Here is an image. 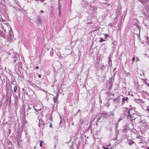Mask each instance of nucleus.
<instances>
[{"label":"nucleus","mask_w":149,"mask_h":149,"mask_svg":"<svg viewBox=\"0 0 149 149\" xmlns=\"http://www.w3.org/2000/svg\"><path fill=\"white\" fill-rule=\"evenodd\" d=\"M138 74H139L141 76H144L145 75V73L143 72V71L141 70H140L139 71Z\"/></svg>","instance_id":"nucleus-2"},{"label":"nucleus","mask_w":149,"mask_h":149,"mask_svg":"<svg viewBox=\"0 0 149 149\" xmlns=\"http://www.w3.org/2000/svg\"><path fill=\"white\" fill-rule=\"evenodd\" d=\"M53 71L54 72H55V68L54 67V70H53Z\"/></svg>","instance_id":"nucleus-20"},{"label":"nucleus","mask_w":149,"mask_h":149,"mask_svg":"<svg viewBox=\"0 0 149 149\" xmlns=\"http://www.w3.org/2000/svg\"><path fill=\"white\" fill-rule=\"evenodd\" d=\"M127 113H128V115H127V117L130 120H132L134 118H132V116L131 114H130V110H129Z\"/></svg>","instance_id":"nucleus-1"},{"label":"nucleus","mask_w":149,"mask_h":149,"mask_svg":"<svg viewBox=\"0 0 149 149\" xmlns=\"http://www.w3.org/2000/svg\"><path fill=\"white\" fill-rule=\"evenodd\" d=\"M104 38L106 39L109 36L107 34L105 33L104 34Z\"/></svg>","instance_id":"nucleus-5"},{"label":"nucleus","mask_w":149,"mask_h":149,"mask_svg":"<svg viewBox=\"0 0 149 149\" xmlns=\"http://www.w3.org/2000/svg\"><path fill=\"white\" fill-rule=\"evenodd\" d=\"M17 89V88L16 87V86H15V87H14V91L15 92H16V90Z\"/></svg>","instance_id":"nucleus-7"},{"label":"nucleus","mask_w":149,"mask_h":149,"mask_svg":"<svg viewBox=\"0 0 149 149\" xmlns=\"http://www.w3.org/2000/svg\"><path fill=\"white\" fill-rule=\"evenodd\" d=\"M50 56H53V55H52L51 54H50Z\"/></svg>","instance_id":"nucleus-25"},{"label":"nucleus","mask_w":149,"mask_h":149,"mask_svg":"<svg viewBox=\"0 0 149 149\" xmlns=\"http://www.w3.org/2000/svg\"><path fill=\"white\" fill-rule=\"evenodd\" d=\"M58 10L59 11V15L60 16L61 15V8H58Z\"/></svg>","instance_id":"nucleus-9"},{"label":"nucleus","mask_w":149,"mask_h":149,"mask_svg":"<svg viewBox=\"0 0 149 149\" xmlns=\"http://www.w3.org/2000/svg\"><path fill=\"white\" fill-rule=\"evenodd\" d=\"M146 110L149 112V106L147 107Z\"/></svg>","instance_id":"nucleus-12"},{"label":"nucleus","mask_w":149,"mask_h":149,"mask_svg":"<svg viewBox=\"0 0 149 149\" xmlns=\"http://www.w3.org/2000/svg\"><path fill=\"white\" fill-rule=\"evenodd\" d=\"M45 0H41L42 1H44Z\"/></svg>","instance_id":"nucleus-27"},{"label":"nucleus","mask_w":149,"mask_h":149,"mask_svg":"<svg viewBox=\"0 0 149 149\" xmlns=\"http://www.w3.org/2000/svg\"><path fill=\"white\" fill-rule=\"evenodd\" d=\"M102 147L105 148V149H109V148H108V147H106V148H105V147L104 146H103Z\"/></svg>","instance_id":"nucleus-14"},{"label":"nucleus","mask_w":149,"mask_h":149,"mask_svg":"<svg viewBox=\"0 0 149 149\" xmlns=\"http://www.w3.org/2000/svg\"><path fill=\"white\" fill-rule=\"evenodd\" d=\"M49 123L50 124V125H49V127H50L51 128L52 127V125L51 123Z\"/></svg>","instance_id":"nucleus-10"},{"label":"nucleus","mask_w":149,"mask_h":149,"mask_svg":"<svg viewBox=\"0 0 149 149\" xmlns=\"http://www.w3.org/2000/svg\"><path fill=\"white\" fill-rule=\"evenodd\" d=\"M58 97V96H57V97H56V98H55L54 97H53V100L55 103H56V100H57V99Z\"/></svg>","instance_id":"nucleus-4"},{"label":"nucleus","mask_w":149,"mask_h":149,"mask_svg":"<svg viewBox=\"0 0 149 149\" xmlns=\"http://www.w3.org/2000/svg\"><path fill=\"white\" fill-rule=\"evenodd\" d=\"M58 8H61V4L60 3L58 5Z\"/></svg>","instance_id":"nucleus-18"},{"label":"nucleus","mask_w":149,"mask_h":149,"mask_svg":"<svg viewBox=\"0 0 149 149\" xmlns=\"http://www.w3.org/2000/svg\"><path fill=\"white\" fill-rule=\"evenodd\" d=\"M145 83L148 85V86L149 87V83H147L146 82H145Z\"/></svg>","instance_id":"nucleus-16"},{"label":"nucleus","mask_w":149,"mask_h":149,"mask_svg":"<svg viewBox=\"0 0 149 149\" xmlns=\"http://www.w3.org/2000/svg\"><path fill=\"white\" fill-rule=\"evenodd\" d=\"M74 124V122H73L72 123V125H73Z\"/></svg>","instance_id":"nucleus-24"},{"label":"nucleus","mask_w":149,"mask_h":149,"mask_svg":"<svg viewBox=\"0 0 149 149\" xmlns=\"http://www.w3.org/2000/svg\"><path fill=\"white\" fill-rule=\"evenodd\" d=\"M35 107L34 106H33V107L34 108Z\"/></svg>","instance_id":"nucleus-30"},{"label":"nucleus","mask_w":149,"mask_h":149,"mask_svg":"<svg viewBox=\"0 0 149 149\" xmlns=\"http://www.w3.org/2000/svg\"><path fill=\"white\" fill-rule=\"evenodd\" d=\"M38 76L39 78H40L41 76V74H39L38 75Z\"/></svg>","instance_id":"nucleus-13"},{"label":"nucleus","mask_w":149,"mask_h":149,"mask_svg":"<svg viewBox=\"0 0 149 149\" xmlns=\"http://www.w3.org/2000/svg\"><path fill=\"white\" fill-rule=\"evenodd\" d=\"M40 12L41 13H43V12H44V11L43 10H41L40 11Z\"/></svg>","instance_id":"nucleus-19"},{"label":"nucleus","mask_w":149,"mask_h":149,"mask_svg":"<svg viewBox=\"0 0 149 149\" xmlns=\"http://www.w3.org/2000/svg\"><path fill=\"white\" fill-rule=\"evenodd\" d=\"M128 100V98L127 97L125 98H123L122 99V102H123L124 101H127Z\"/></svg>","instance_id":"nucleus-3"},{"label":"nucleus","mask_w":149,"mask_h":149,"mask_svg":"<svg viewBox=\"0 0 149 149\" xmlns=\"http://www.w3.org/2000/svg\"><path fill=\"white\" fill-rule=\"evenodd\" d=\"M52 116L49 118V120L51 121H52Z\"/></svg>","instance_id":"nucleus-11"},{"label":"nucleus","mask_w":149,"mask_h":149,"mask_svg":"<svg viewBox=\"0 0 149 149\" xmlns=\"http://www.w3.org/2000/svg\"><path fill=\"white\" fill-rule=\"evenodd\" d=\"M39 68V67L38 66H36L35 67V68L36 69H38Z\"/></svg>","instance_id":"nucleus-17"},{"label":"nucleus","mask_w":149,"mask_h":149,"mask_svg":"<svg viewBox=\"0 0 149 149\" xmlns=\"http://www.w3.org/2000/svg\"><path fill=\"white\" fill-rule=\"evenodd\" d=\"M47 49L48 50H49V49H48V48H47Z\"/></svg>","instance_id":"nucleus-28"},{"label":"nucleus","mask_w":149,"mask_h":149,"mask_svg":"<svg viewBox=\"0 0 149 149\" xmlns=\"http://www.w3.org/2000/svg\"><path fill=\"white\" fill-rule=\"evenodd\" d=\"M147 149H149V147H148L147 148Z\"/></svg>","instance_id":"nucleus-26"},{"label":"nucleus","mask_w":149,"mask_h":149,"mask_svg":"<svg viewBox=\"0 0 149 149\" xmlns=\"http://www.w3.org/2000/svg\"><path fill=\"white\" fill-rule=\"evenodd\" d=\"M126 109L127 110V109H127V108H126Z\"/></svg>","instance_id":"nucleus-29"},{"label":"nucleus","mask_w":149,"mask_h":149,"mask_svg":"<svg viewBox=\"0 0 149 149\" xmlns=\"http://www.w3.org/2000/svg\"><path fill=\"white\" fill-rule=\"evenodd\" d=\"M34 109L35 111H37V110L36 109V108H34Z\"/></svg>","instance_id":"nucleus-22"},{"label":"nucleus","mask_w":149,"mask_h":149,"mask_svg":"<svg viewBox=\"0 0 149 149\" xmlns=\"http://www.w3.org/2000/svg\"><path fill=\"white\" fill-rule=\"evenodd\" d=\"M101 119V117H99L98 118V120H100Z\"/></svg>","instance_id":"nucleus-23"},{"label":"nucleus","mask_w":149,"mask_h":149,"mask_svg":"<svg viewBox=\"0 0 149 149\" xmlns=\"http://www.w3.org/2000/svg\"><path fill=\"white\" fill-rule=\"evenodd\" d=\"M31 109V108L30 107H28V109Z\"/></svg>","instance_id":"nucleus-21"},{"label":"nucleus","mask_w":149,"mask_h":149,"mask_svg":"<svg viewBox=\"0 0 149 149\" xmlns=\"http://www.w3.org/2000/svg\"><path fill=\"white\" fill-rule=\"evenodd\" d=\"M135 57H134L133 58H132V62H133V61H134V60H135Z\"/></svg>","instance_id":"nucleus-15"},{"label":"nucleus","mask_w":149,"mask_h":149,"mask_svg":"<svg viewBox=\"0 0 149 149\" xmlns=\"http://www.w3.org/2000/svg\"><path fill=\"white\" fill-rule=\"evenodd\" d=\"M105 41V40H104L102 38H100V39L99 40V42H100L101 43V42H102L103 41Z\"/></svg>","instance_id":"nucleus-6"},{"label":"nucleus","mask_w":149,"mask_h":149,"mask_svg":"<svg viewBox=\"0 0 149 149\" xmlns=\"http://www.w3.org/2000/svg\"><path fill=\"white\" fill-rule=\"evenodd\" d=\"M40 146L41 147L42 146V143H43V141L42 140L40 141Z\"/></svg>","instance_id":"nucleus-8"}]
</instances>
